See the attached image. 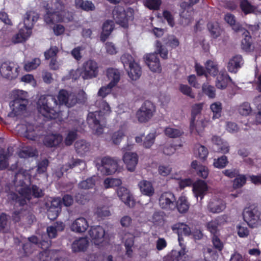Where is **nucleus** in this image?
Listing matches in <instances>:
<instances>
[{
	"label": "nucleus",
	"instance_id": "f257e3e1",
	"mask_svg": "<svg viewBox=\"0 0 261 261\" xmlns=\"http://www.w3.org/2000/svg\"><path fill=\"white\" fill-rule=\"evenodd\" d=\"M58 102L52 95H41L37 102V109L39 113L46 120L55 119L58 116L60 105L71 108L77 103L76 95L66 90H60L58 93Z\"/></svg>",
	"mask_w": 261,
	"mask_h": 261
},
{
	"label": "nucleus",
	"instance_id": "f03ea898",
	"mask_svg": "<svg viewBox=\"0 0 261 261\" xmlns=\"http://www.w3.org/2000/svg\"><path fill=\"white\" fill-rule=\"evenodd\" d=\"M30 178V175L27 171H20L16 173L14 184L16 186V191L19 195L15 193L10 192L8 194V198L18 202L20 205H23L32 196L37 198L42 196V190L36 186H33L32 188L28 187L26 182H29Z\"/></svg>",
	"mask_w": 261,
	"mask_h": 261
},
{
	"label": "nucleus",
	"instance_id": "7ed1b4c3",
	"mask_svg": "<svg viewBox=\"0 0 261 261\" xmlns=\"http://www.w3.org/2000/svg\"><path fill=\"white\" fill-rule=\"evenodd\" d=\"M96 105L98 111L89 113L87 116V122L93 132L99 135L103 132L106 125L105 117L111 112L109 104L105 100L97 101Z\"/></svg>",
	"mask_w": 261,
	"mask_h": 261
},
{
	"label": "nucleus",
	"instance_id": "20e7f679",
	"mask_svg": "<svg viewBox=\"0 0 261 261\" xmlns=\"http://www.w3.org/2000/svg\"><path fill=\"white\" fill-rule=\"evenodd\" d=\"M51 244V241L48 238L42 237L41 241L39 242L38 239L34 236L28 238V241L23 245V254L21 257L27 256L33 252L37 248L40 247L43 249L48 248Z\"/></svg>",
	"mask_w": 261,
	"mask_h": 261
},
{
	"label": "nucleus",
	"instance_id": "39448f33",
	"mask_svg": "<svg viewBox=\"0 0 261 261\" xmlns=\"http://www.w3.org/2000/svg\"><path fill=\"white\" fill-rule=\"evenodd\" d=\"M76 75H81L84 80L96 77L99 73L98 63L94 60H88L84 62L81 68L75 71Z\"/></svg>",
	"mask_w": 261,
	"mask_h": 261
},
{
	"label": "nucleus",
	"instance_id": "423d86ee",
	"mask_svg": "<svg viewBox=\"0 0 261 261\" xmlns=\"http://www.w3.org/2000/svg\"><path fill=\"white\" fill-rule=\"evenodd\" d=\"M112 14L116 23L123 28H127L128 21L134 19V10L130 8L125 10L122 7L116 6L114 9Z\"/></svg>",
	"mask_w": 261,
	"mask_h": 261
},
{
	"label": "nucleus",
	"instance_id": "0eeeda50",
	"mask_svg": "<svg viewBox=\"0 0 261 261\" xmlns=\"http://www.w3.org/2000/svg\"><path fill=\"white\" fill-rule=\"evenodd\" d=\"M261 213L256 207L245 208L243 213L244 220L251 228H256L261 225Z\"/></svg>",
	"mask_w": 261,
	"mask_h": 261
},
{
	"label": "nucleus",
	"instance_id": "6e6552de",
	"mask_svg": "<svg viewBox=\"0 0 261 261\" xmlns=\"http://www.w3.org/2000/svg\"><path fill=\"white\" fill-rule=\"evenodd\" d=\"M155 112V107L150 101H145L137 111L136 117L140 122H146L150 120Z\"/></svg>",
	"mask_w": 261,
	"mask_h": 261
},
{
	"label": "nucleus",
	"instance_id": "1a4fd4ad",
	"mask_svg": "<svg viewBox=\"0 0 261 261\" xmlns=\"http://www.w3.org/2000/svg\"><path fill=\"white\" fill-rule=\"evenodd\" d=\"M176 199L174 195L169 192L163 193L159 199V205L161 208L171 211L176 207Z\"/></svg>",
	"mask_w": 261,
	"mask_h": 261
},
{
	"label": "nucleus",
	"instance_id": "9d476101",
	"mask_svg": "<svg viewBox=\"0 0 261 261\" xmlns=\"http://www.w3.org/2000/svg\"><path fill=\"white\" fill-rule=\"evenodd\" d=\"M118 167V161L110 157L106 156L101 160L99 170L103 174L110 175L116 172Z\"/></svg>",
	"mask_w": 261,
	"mask_h": 261
},
{
	"label": "nucleus",
	"instance_id": "9b49d317",
	"mask_svg": "<svg viewBox=\"0 0 261 261\" xmlns=\"http://www.w3.org/2000/svg\"><path fill=\"white\" fill-rule=\"evenodd\" d=\"M18 68L13 62H5L0 67V73L4 77L11 80L18 75Z\"/></svg>",
	"mask_w": 261,
	"mask_h": 261
},
{
	"label": "nucleus",
	"instance_id": "f8f14e48",
	"mask_svg": "<svg viewBox=\"0 0 261 261\" xmlns=\"http://www.w3.org/2000/svg\"><path fill=\"white\" fill-rule=\"evenodd\" d=\"M233 30L236 32H241L244 37V38L242 41V48L246 51H250L253 49L256 50H258L257 46L253 47V48L251 47V37L250 36L249 32L246 29L242 28L241 26H234L233 27ZM259 51H261V48L258 49Z\"/></svg>",
	"mask_w": 261,
	"mask_h": 261
},
{
	"label": "nucleus",
	"instance_id": "ddd939ff",
	"mask_svg": "<svg viewBox=\"0 0 261 261\" xmlns=\"http://www.w3.org/2000/svg\"><path fill=\"white\" fill-rule=\"evenodd\" d=\"M91 241L96 245H101L105 241V230L100 226H92L89 231Z\"/></svg>",
	"mask_w": 261,
	"mask_h": 261
},
{
	"label": "nucleus",
	"instance_id": "4468645a",
	"mask_svg": "<svg viewBox=\"0 0 261 261\" xmlns=\"http://www.w3.org/2000/svg\"><path fill=\"white\" fill-rule=\"evenodd\" d=\"M145 63L153 72L160 73L162 71L160 60L156 53L146 54L144 56Z\"/></svg>",
	"mask_w": 261,
	"mask_h": 261
},
{
	"label": "nucleus",
	"instance_id": "2eb2a0df",
	"mask_svg": "<svg viewBox=\"0 0 261 261\" xmlns=\"http://www.w3.org/2000/svg\"><path fill=\"white\" fill-rule=\"evenodd\" d=\"M51 16L49 13L45 14L44 16V21L48 25H53L55 22L59 21L68 22L72 21L73 18L72 13L66 10L60 16H56V17H53L50 18Z\"/></svg>",
	"mask_w": 261,
	"mask_h": 261
},
{
	"label": "nucleus",
	"instance_id": "dca6fc26",
	"mask_svg": "<svg viewBox=\"0 0 261 261\" xmlns=\"http://www.w3.org/2000/svg\"><path fill=\"white\" fill-rule=\"evenodd\" d=\"M28 103V101H19L17 99H14L10 103L11 112L8 114V116L14 117L22 114L25 111Z\"/></svg>",
	"mask_w": 261,
	"mask_h": 261
},
{
	"label": "nucleus",
	"instance_id": "f3484780",
	"mask_svg": "<svg viewBox=\"0 0 261 261\" xmlns=\"http://www.w3.org/2000/svg\"><path fill=\"white\" fill-rule=\"evenodd\" d=\"M207 207L208 211L212 213H220L225 209L226 203L222 199L214 196L210 200Z\"/></svg>",
	"mask_w": 261,
	"mask_h": 261
},
{
	"label": "nucleus",
	"instance_id": "a211bd4d",
	"mask_svg": "<svg viewBox=\"0 0 261 261\" xmlns=\"http://www.w3.org/2000/svg\"><path fill=\"white\" fill-rule=\"evenodd\" d=\"M32 29V28L27 27V26L23 24L21 27L20 24L18 33L13 37L12 39V42L14 43H18L25 41L31 36Z\"/></svg>",
	"mask_w": 261,
	"mask_h": 261
},
{
	"label": "nucleus",
	"instance_id": "6ab92c4d",
	"mask_svg": "<svg viewBox=\"0 0 261 261\" xmlns=\"http://www.w3.org/2000/svg\"><path fill=\"white\" fill-rule=\"evenodd\" d=\"M18 127L24 130L23 136L26 138L33 141L39 140L41 134L39 132L38 128H35L34 125L31 124H20L18 125Z\"/></svg>",
	"mask_w": 261,
	"mask_h": 261
},
{
	"label": "nucleus",
	"instance_id": "aec40b11",
	"mask_svg": "<svg viewBox=\"0 0 261 261\" xmlns=\"http://www.w3.org/2000/svg\"><path fill=\"white\" fill-rule=\"evenodd\" d=\"M42 6L45 9V14L49 13L52 15L50 18L53 17H56V16H60L65 11L64 4L60 1H57L55 3L54 8H50L46 2L42 3Z\"/></svg>",
	"mask_w": 261,
	"mask_h": 261
},
{
	"label": "nucleus",
	"instance_id": "412c9836",
	"mask_svg": "<svg viewBox=\"0 0 261 261\" xmlns=\"http://www.w3.org/2000/svg\"><path fill=\"white\" fill-rule=\"evenodd\" d=\"M172 230L174 232L178 234V240L180 246L184 245L182 243L183 241L182 236H189L191 234L190 228L187 225L183 223H177L174 224L172 226Z\"/></svg>",
	"mask_w": 261,
	"mask_h": 261
},
{
	"label": "nucleus",
	"instance_id": "4be33fe9",
	"mask_svg": "<svg viewBox=\"0 0 261 261\" xmlns=\"http://www.w3.org/2000/svg\"><path fill=\"white\" fill-rule=\"evenodd\" d=\"M123 161L127 170L134 171L138 162V156L135 152H126L123 155Z\"/></svg>",
	"mask_w": 261,
	"mask_h": 261
},
{
	"label": "nucleus",
	"instance_id": "5701e85b",
	"mask_svg": "<svg viewBox=\"0 0 261 261\" xmlns=\"http://www.w3.org/2000/svg\"><path fill=\"white\" fill-rule=\"evenodd\" d=\"M227 221V217L222 215L207 223V229L213 234H217L219 231L218 227L224 224Z\"/></svg>",
	"mask_w": 261,
	"mask_h": 261
},
{
	"label": "nucleus",
	"instance_id": "b1692460",
	"mask_svg": "<svg viewBox=\"0 0 261 261\" xmlns=\"http://www.w3.org/2000/svg\"><path fill=\"white\" fill-rule=\"evenodd\" d=\"M211 141L214 144V149L217 152L227 153L229 152V146L228 143L222 139L220 137L214 136L211 138Z\"/></svg>",
	"mask_w": 261,
	"mask_h": 261
},
{
	"label": "nucleus",
	"instance_id": "393cba45",
	"mask_svg": "<svg viewBox=\"0 0 261 261\" xmlns=\"http://www.w3.org/2000/svg\"><path fill=\"white\" fill-rule=\"evenodd\" d=\"M89 227V224L87 220L84 217H80L71 223L70 229L76 233H82L86 231Z\"/></svg>",
	"mask_w": 261,
	"mask_h": 261
},
{
	"label": "nucleus",
	"instance_id": "a878e982",
	"mask_svg": "<svg viewBox=\"0 0 261 261\" xmlns=\"http://www.w3.org/2000/svg\"><path fill=\"white\" fill-rule=\"evenodd\" d=\"M62 141L63 137L60 134H49L44 137L43 142L46 147L51 148L58 146Z\"/></svg>",
	"mask_w": 261,
	"mask_h": 261
},
{
	"label": "nucleus",
	"instance_id": "bb28decb",
	"mask_svg": "<svg viewBox=\"0 0 261 261\" xmlns=\"http://www.w3.org/2000/svg\"><path fill=\"white\" fill-rule=\"evenodd\" d=\"M208 190L206 183L202 180H198L193 184V191L195 196L202 199Z\"/></svg>",
	"mask_w": 261,
	"mask_h": 261
},
{
	"label": "nucleus",
	"instance_id": "cd10ccee",
	"mask_svg": "<svg viewBox=\"0 0 261 261\" xmlns=\"http://www.w3.org/2000/svg\"><path fill=\"white\" fill-rule=\"evenodd\" d=\"M117 195L120 199L129 207H133L135 201L129 191L125 187H121L117 190Z\"/></svg>",
	"mask_w": 261,
	"mask_h": 261
},
{
	"label": "nucleus",
	"instance_id": "c85d7f7f",
	"mask_svg": "<svg viewBox=\"0 0 261 261\" xmlns=\"http://www.w3.org/2000/svg\"><path fill=\"white\" fill-rule=\"evenodd\" d=\"M181 249L179 251L172 250L171 253L166 256V259L168 261H186V251L184 245H182Z\"/></svg>",
	"mask_w": 261,
	"mask_h": 261
},
{
	"label": "nucleus",
	"instance_id": "c756f323",
	"mask_svg": "<svg viewBox=\"0 0 261 261\" xmlns=\"http://www.w3.org/2000/svg\"><path fill=\"white\" fill-rule=\"evenodd\" d=\"M216 81V86L218 89H225L231 79L225 70H221L217 74Z\"/></svg>",
	"mask_w": 261,
	"mask_h": 261
},
{
	"label": "nucleus",
	"instance_id": "7c9ffc66",
	"mask_svg": "<svg viewBox=\"0 0 261 261\" xmlns=\"http://www.w3.org/2000/svg\"><path fill=\"white\" fill-rule=\"evenodd\" d=\"M244 64V61L241 55H236L231 58L228 63L227 69L230 72L236 73L238 70Z\"/></svg>",
	"mask_w": 261,
	"mask_h": 261
},
{
	"label": "nucleus",
	"instance_id": "2f4dec72",
	"mask_svg": "<svg viewBox=\"0 0 261 261\" xmlns=\"http://www.w3.org/2000/svg\"><path fill=\"white\" fill-rule=\"evenodd\" d=\"M13 152V148L9 147L7 150L2 149L0 150V170L6 169L9 166L8 160Z\"/></svg>",
	"mask_w": 261,
	"mask_h": 261
},
{
	"label": "nucleus",
	"instance_id": "473e14b6",
	"mask_svg": "<svg viewBox=\"0 0 261 261\" xmlns=\"http://www.w3.org/2000/svg\"><path fill=\"white\" fill-rule=\"evenodd\" d=\"M138 187L141 193L148 196H152L154 193V190L151 182L143 180L138 184Z\"/></svg>",
	"mask_w": 261,
	"mask_h": 261
},
{
	"label": "nucleus",
	"instance_id": "72a5a7b5",
	"mask_svg": "<svg viewBox=\"0 0 261 261\" xmlns=\"http://www.w3.org/2000/svg\"><path fill=\"white\" fill-rule=\"evenodd\" d=\"M107 77L110 81L108 84L110 86L114 87L116 86L120 79V74L118 70L114 68H110L107 71Z\"/></svg>",
	"mask_w": 261,
	"mask_h": 261
},
{
	"label": "nucleus",
	"instance_id": "f704fd0d",
	"mask_svg": "<svg viewBox=\"0 0 261 261\" xmlns=\"http://www.w3.org/2000/svg\"><path fill=\"white\" fill-rule=\"evenodd\" d=\"M65 225L62 222H57L47 228L46 231L49 239L55 238L57 233L64 230Z\"/></svg>",
	"mask_w": 261,
	"mask_h": 261
},
{
	"label": "nucleus",
	"instance_id": "c9c22d12",
	"mask_svg": "<svg viewBox=\"0 0 261 261\" xmlns=\"http://www.w3.org/2000/svg\"><path fill=\"white\" fill-rule=\"evenodd\" d=\"M79 166H81L80 169H84L86 167V164L85 162L82 160L74 159L72 161V164L64 165L62 167L60 172H56L57 176L60 177L62 175L63 172L67 171L69 168H72Z\"/></svg>",
	"mask_w": 261,
	"mask_h": 261
},
{
	"label": "nucleus",
	"instance_id": "e433bc0d",
	"mask_svg": "<svg viewBox=\"0 0 261 261\" xmlns=\"http://www.w3.org/2000/svg\"><path fill=\"white\" fill-rule=\"evenodd\" d=\"M202 123L203 121H200L198 117L196 118V120L191 119L190 125L191 133L193 134L201 135L205 127Z\"/></svg>",
	"mask_w": 261,
	"mask_h": 261
},
{
	"label": "nucleus",
	"instance_id": "4c0bfd02",
	"mask_svg": "<svg viewBox=\"0 0 261 261\" xmlns=\"http://www.w3.org/2000/svg\"><path fill=\"white\" fill-rule=\"evenodd\" d=\"M191 167L195 170L197 174L202 178L205 179L208 176L209 171L207 167L198 164L197 161H193L192 162Z\"/></svg>",
	"mask_w": 261,
	"mask_h": 261
},
{
	"label": "nucleus",
	"instance_id": "58836bf2",
	"mask_svg": "<svg viewBox=\"0 0 261 261\" xmlns=\"http://www.w3.org/2000/svg\"><path fill=\"white\" fill-rule=\"evenodd\" d=\"M74 146L76 152L80 155H85L90 149V144L84 140L77 141Z\"/></svg>",
	"mask_w": 261,
	"mask_h": 261
},
{
	"label": "nucleus",
	"instance_id": "ea45409f",
	"mask_svg": "<svg viewBox=\"0 0 261 261\" xmlns=\"http://www.w3.org/2000/svg\"><path fill=\"white\" fill-rule=\"evenodd\" d=\"M89 241L86 238H81L75 240L72 244V249L74 252L83 251L86 249Z\"/></svg>",
	"mask_w": 261,
	"mask_h": 261
},
{
	"label": "nucleus",
	"instance_id": "a19ab883",
	"mask_svg": "<svg viewBox=\"0 0 261 261\" xmlns=\"http://www.w3.org/2000/svg\"><path fill=\"white\" fill-rule=\"evenodd\" d=\"M38 18L39 15L36 12L32 11H28L25 14L23 24L32 28Z\"/></svg>",
	"mask_w": 261,
	"mask_h": 261
},
{
	"label": "nucleus",
	"instance_id": "79ce46f5",
	"mask_svg": "<svg viewBox=\"0 0 261 261\" xmlns=\"http://www.w3.org/2000/svg\"><path fill=\"white\" fill-rule=\"evenodd\" d=\"M142 74L141 68L140 65L135 63L133 64H130L129 67V70L128 71V74L129 77L133 80H137L140 78Z\"/></svg>",
	"mask_w": 261,
	"mask_h": 261
},
{
	"label": "nucleus",
	"instance_id": "37998d69",
	"mask_svg": "<svg viewBox=\"0 0 261 261\" xmlns=\"http://www.w3.org/2000/svg\"><path fill=\"white\" fill-rule=\"evenodd\" d=\"M113 26L114 23L111 20H107L103 23L102 31L100 36L101 41H105L107 39L113 30Z\"/></svg>",
	"mask_w": 261,
	"mask_h": 261
},
{
	"label": "nucleus",
	"instance_id": "c03bdc74",
	"mask_svg": "<svg viewBox=\"0 0 261 261\" xmlns=\"http://www.w3.org/2000/svg\"><path fill=\"white\" fill-rule=\"evenodd\" d=\"M205 67L207 72V75L210 74L213 76H215L218 73L219 70L218 64L216 62L208 60L205 63Z\"/></svg>",
	"mask_w": 261,
	"mask_h": 261
},
{
	"label": "nucleus",
	"instance_id": "a18cd8bd",
	"mask_svg": "<svg viewBox=\"0 0 261 261\" xmlns=\"http://www.w3.org/2000/svg\"><path fill=\"white\" fill-rule=\"evenodd\" d=\"M194 153L196 157L204 160L207 158L208 151L205 146L196 144L194 147Z\"/></svg>",
	"mask_w": 261,
	"mask_h": 261
},
{
	"label": "nucleus",
	"instance_id": "49530a36",
	"mask_svg": "<svg viewBox=\"0 0 261 261\" xmlns=\"http://www.w3.org/2000/svg\"><path fill=\"white\" fill-rule=\"evenodd\" d=\"M176 206L179 213L187 212L189 208V203L187 198L185 196L180 197L178 201H176Z\"/></svg>",
	"mask_w": 261,
	"mask_h": 261
},
{
	"label": "nucleus",
	"instance_id": "de8ad7c7",
	"mask_svg": "<svg viewBox=\"0 0 261 261\" xmlns=\"http://www.w3.org/2000/svg\"><path fill=\"white\" fill-rule=\"evenodd\" d=\"M37 154L36 149L31 147H24L18 152V156L21 158L33 157Z\"/></svg>",
	"mask_w": 261,
	"mask_h": 261
},
{
	"label": "nucleus",
	"instance_id": "09e8293b",
	"mask_svg": "<svg viewBox=\"0 0 261 261\" xmlns=\"http://www.w3.org/2000/svg\"><path fill=\"white\" fill-rule=\"evenodd\" d=\"M164 133L169 138H175L181 136L184 134V132L179 128L169 126L165 128Z\"/></svg>",
	"mask_w": 261,
	"mask_h": 261
},
{
	"label": "nucleus",
	"instance_id": "8fccbe9b",
	"mask_svg": "<svg viewBox=\"0 0 261 261\" xmlns=\"http://www.w3.org/2000/svg\"><path fill=\"white\" fill-rule=\"evenodd\" d=\"M134 239L133 234L131 233H127L124 237V244L126 250V254L128 255H130L132 253V248L134 245Z\"/></svg>",
	"mask_w": 261,
	"mask_h": 261
},
{
	"label": "nucleus",
	"instance_id": "3c124183",
	"mask_svg": "<svg viewBox=\"0 0 261 261\" xmlns=\"http://www.w3.org/2000/svg\"><path fill=\"white\" fill-rule=\"evenodd\" d=\"M210 109L213 113V119L219 118L221 116L222 104L220 102L217 101L213 103L210 106Z\"/></svg>",
	"mask_w": 261,
	"mask_h": 261
},
{
	"label": "nucleus",
	"instance_id": "603ef678",
	"mask_svg": "<svg viewBox=\"0 0 261 261\" xmlns=\"http://www.w3.org/2000/svg\"><path fill=\"white\" fill-rule=\"evenodd\" d=\"M203 256L205 261H216L218 258L216 251L209 247L204 248Z\"/></svg>",
	"mask_w": 261,
	"mask_h": 261
},
{
	"label": "nucleus",
	"instance_id": "864d4df0",
	"mask_svg": "<svg viewBox=\"0 0 261 261\" xmlns=\"http://www.w3.org/2000/svg\"><path fill=\"white\" fill-rule=\"evenodd\" d=\"M207 28L213 38H217L220 35L221 29L217 22H209L207 24Z\"/></svg>",
	"mask_w": 261,
	"mask_h": 261
},
{
	"label": "nucleus",
	"instance_id": "5fc2aeb1",
	"mask_svg": "<svg viewBox=\"0 0 261 261\" xmlns=\"http://www.w3.org/2000/svg\"><path fill=\"white\" fill-rule=\"evenodd\" d=\"M121 180L119 178L108 177L103 181V186L106 189L112 188L121 185Z\"/></svg>",
	"mask_w": 261,
	"mask_h": 261
},
{
	"label": "nucleus",
	"instance_id": "6e6d98bb",
	"mask_svg": "<svg viewBox=\"0 0 261 261\" xmlns=\"http://www.w3.org/2000/svg\"><path fill=\"white\" fill-rule=\"evenodd\" d=\"M193 12L192 11H189L188 10H184L180 13V17L181 18V22L184 25H188L193 20V17L192 14Z\"/></svg>",
	"mask_w": 261,
	"mask_h": 261
},
{
	"label": "nucleus",
	"instance_id": "4d7b16f0",
	"mask_svg": "<svg viewBox=\"0 0 261 261\" xmlns=\"http://www.w3.org/2000/svg\"><path fill=\"white\" fill-rule=\"evenodd\" d=\"M240 8L245 14L253 12L255 10V7L251 5L247 0L241 1Z\"/></svg>",
	"mask_w": 261,
	"mask_h": 261
},
{
	"label": "nucleus",
	"instance_id": "13d9d810",
	"mask_svg": "<svg viewBox=\"0 0 261 261\" xmlns=\"http://www.w3.org/2000/svg\"><path fill=\"white\" fill-rule=\"evenodd\" d=\"M156 137L155 132L148 134L144 138L143 145L145 148H149L154 144Z\"/></svg>",
	"mask_w": 261,
	"mask_h": 261
},
{
	"label": "nucleus",
	"instance_id": "bf43d9fd",
	"mask_svg": "<svg viewBox=\"0 0 261 261\" xmlns=\"http://www.w3.org/2000/svg\"><path fill=\"white\" fill-rule=\"evenodd\" d=\"M203 103H199L194 105L192 107L191 119L196 120V118L200 117L201 112L203 109Z\"/></svg>",
	"mask_w": 261,
	"mask_h": 261
},
{
	"label": "nucleus",
	"instance_id": "052dcab7",
	"mask_svg": "<svg viewBox=\"0 0 261 261\" xmlns=\"http://www.w3.org/2000/svg\"><path fill=\"white\" fill-rule=\"evenodd\" d=\"M202 91L208 97L213 98L215 97L216 93L214 87L209 85L208 83H204L202 85Z\"/></svg>",
	"mask_w": 261,
	"mask_h": 261
},
{
	"label": "nucleus",
	"instance_id": "680f3d73",
	"mask_svg": "<svg viewBox=\"0 0 261 261\" xmlns=\"http://www.w3.org/2000/svg\"><path fill=\"white\" fill-rule=\"evenodd\" d=\"M40 63L41 61L39 58H35L25 63L24 68L27 71H31L36 69L40 65Z\"/></svg>",
	"mask_w": 261,
	"mask_h": 261
},
{
	"label": "nucleus",
	"instance_id": "e2e57ef3",
	"mask_svg": "<svg viewBox=\"0 0 261 261\" xmlns=\"http://www.w3.org/2000/svg\"><path fill=\"white\" fill-rule=\"evenodd\" d=\"M47 208H52L56 210L61 211V199L60 198H55L48 200L46 203Z\"/></svg>",
	"mask_w": 261,
	"mask_h": 261
},
{
	"label": "nucleus",
	"instance_id": "0e129e2a",
	"mask_svg": "<svg viewBox=\"0 0 261 261\" xmlns=\"http://www.w3.org/2000/svg\"><path fill=\"white\" fill-rule=\"evenodd\" d=\"M238 112L242 115L247 116L252 111L250 104L248 102H244L241 104L238 109Z\"/></svg>",
	"mask_w": 261,
	"mask_h": 261
},
{
	"label": "nucleus",
	"instance_id": "69168bd1",
	"mask_svg": "<svg viewBox=\"0 0 261 261\" xmlns=\"http://www.w3.org/2000/svg\"><path fill=\"white\" fill-rule=\"evenodd\" d=\"M95 177L87 178L79 183V187L81 189H88L92 188L95 185Z\"/></svg>",
	"mask_w": 261,
	"mask_h": 261
},
{
	"label": "nucleus",
	"instance_id": "338daca9",
	"mask_svg": "<svg viewBox=\"0 0 261 261\" xmlns=\"http://www.w3.org/2000/svg\"><path fill=\"white\" fill-rule=\"evenodd\" d=\"M246 181V178L243 175H239L233 180V188L238 189L241 188L245 185Z\"/></svg>",
	"mask_w": 261,
	"mask_h": 261
},
{
	"label": "nucleus",
	"instance_id": "774afa93",
	"mask_svg": "<svg viewBox=\"0 0 261 261\" xmlns=\"http://www.w3.org/2000/svg\"><path fill=\"white\" fill-rule=\"evenodd\" d=\"M227 163L228 161L227 157L225 155H223L217 159H214L213 165L216 168H223L226 166Z\"/></svg>",
	"mask_w": 261,
	"mask_h": 261
}]
</instances>
